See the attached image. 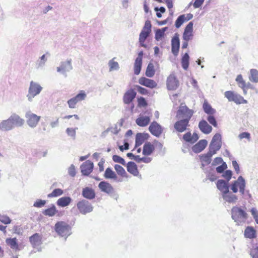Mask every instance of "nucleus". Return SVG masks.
<instances>
[{"label": "nucleus", "mask_w": 258, "mask_h": 258, "mask_svg": "<svg viewBox=\"0 0 258 258\" xmlns=\"http://www.w3.org/2000/svg\"><path fill=\"white\" fill-rule=\"evenodd\" d=\"M194 111L193 110L188 108L186 105L181 104L177 111L176 117L177 119L187 120L189 122L192 117Z\"/></svg>", "instance_id": "1"}, {"label": "nucleus", "mask_w": 258, "mask_h": 258, "mask_svg": "<svg viewBox=\"0 0 258 258\" xmlns=\"http://www.w3.org/2000/svg\"><path fill=\"white\" fill-rule=\"evenodd\" d=\"M152 25L150 21L147 20L145 22V25L140 34L139 42L142 47L146 48L147 45L145 44V41L149 36L151 32Z\"/></svg>", "instance_id": "2"}, {"label": "nucleus", "mask_w": 258, "mask_h": 258, "mask_svg": "<svg viewBox=\"0 0 258 258\" xmlns=\"http://www.w3.org/2000/svg\"><path fill=\"white\" fill-rule=\"evenodd\" d=\"M55 232L61 236H66L70 234L71 226L64 221H58L54 226Z\"/></svg>", "instance_id": "3"}, {"label": "nucleus", "mask_w": 258, "mask_h": 258, "mask_svg": "<svg viewBox=\"0 0 258 258\" xmlns=\"http://www.w3.org/2000/svg\"><path fill=\"white\" fill-rule=\"evenodd\" d=\"M225 97L229 101H233L236 104H246L247 100L239 94L234 93L233 91H227L224 93Z\"/></svg>", "instance_id": "4"}, {"label": "nucleus", "mask_w": 258, "mask_h": 258, "mask_svg": "<svg viewBox=\"0 0 258 258\" xmlns=\"http://www.w3.org/2000/svg\"><path fill=\"white\" fill-rule=\"evenodd\" d=\"M245 187V182L243 178L240 176L236 180L234 181L231 185V189L232 191L236 193L239 189V191L241 194H244Z\"/></svg>", "instance_id": "5"}, {"label": "nucleus", "mask_w": 258, "mask_h": 258, "mask_svg": "<svg viewBox=\"0 0 258 258\" xmlns=\"http://www.w3.org/2000/svg\"><path fill=\"white\" fill-rule=\"evenodd\" d=\"M86 97V94L85 92L84 91H81L76 96L71 98L68 101L67 103L69 107L71 109L75 108L76 104L79 102L85 100Z\"/></svg>", "instance_id": "6"}, {"label": "nucleus", "mask_w": 258, "mask_h": 258, "mask_svg": "<svg viewBox=\"0 0 258 258\" xmlns=\"http://www.w3.org/2000/svg\"><path fill=\"white\" fill-rule=\"evenodd\" d=\"M151 134L156 137H159L163 133L164 128L157 121L152 122L149 127Z\"/></svg>", "instance_id": "7"}, {"label": "nucleus", "mask_w": 258, "mask_h": 258, "mask_svg": "<svg viewBox=\"0 0 258 258\" xmlns=\"http://www.w3.org/2000/svg\"><path fill=\"white\" fill-rule=\"evenodd\" d=\"M77 207L79 212L83 214L90 213L93 210L91 204L84 200L79 201L77 204Z\"/></svg>", "instance_id": "8"}, {"label": "nucleus", "mask_w": 258, "mask_h": 258, "mask_svg": "<svg viewBox=\"0 0 258 258\" xmlns=\"http://www.w3.org/2000/svg\"><path fill=\"white\" fill-rule=\"evenodd\" d=\"M232 217L235 221H239L240 219H246L247 214L245 211L240 208L234 207L231 210Z\"/></svg>", "instance_id": "9"}, {"label": "nucleus", "mask_w": 258, "mask_h": 258, "mask_svg": "<svg viewBox=\"0 0 258 258\" xmlns=\"http://www.w3.org/2000/svg\"><path fill=\"white\" fill-rule=\"evenodd\" d=\"M179 81L176 77L175 74H170L167 78L166 86L169 90H175L179 86Z\"/></svg>", "instance_id": "10"}, {"label": "nucleus", "mask_w": 258, "mask_h": 258, "mask_svg": "<svg viewBox=\"0 0 258 258\" xmlns=\"http://www.w3.org/2000/svg\"><path fill=\"white\" fill-rule=\"evenodd\" d=\"M41 90L42 87L39 84L31 81L29 89V92L27 95L28 99L31 100L32 98L41 92Z\"/></svg>", "instance_id": "11"}, {"label": "nucleus", "mask_w": 258, "mask_h": 258, "mask_svg": "<svg viewBox=\"0 0 258 258\" xmlns=\"http://www.w3.org/2000/svg\"><path fill=\"white\" fill-rule=\"evenodd\" d=\"M220 149V146H218L216 148V149L212 152L210 150L207 154H204L200 155V159L202 163V165L203 167H204L206 165L209 164L211 162V157L214 154L216 153V152L219 150Z\"/></svg>", "instance_id": "12"}, {"label": "nucleus", "mask_w": 258, "mask_h": 258, "mask_svg": "<svg viewBox=\"0 0 258 258\" xmlns=\"http://www.w3.org/2000/svg\"><path fill=\"white\" fill-rule=\"evenodd\" d=\"M137 95L136 92L133 89H130L127 90L123 96V102L125 104H129L131 103Z\"/></svg>", "instance_id": "13"}, {"label": "nucleus", "mask_w": 258, "mask_h": 258, "mask_svg": "<svg viewBox=\"0 0 258 258\" xmlns=\"http://www.w3.org/2000/svg\"><path fill=\"white\" fill-rule=\"evenodd\" d=\"M27 122L28 125L31 127L35 126L39 122L40 116L29 111L26 114Z\"/></svg>", "instance_id": "14"}, {"label": "nucleus", "mask_w": 258, "mask_h": 258, "mask_svg": "<svg viewBox=\"0 0 258 258\" xmlns=\"http://www.w3.org/2000/svg\"><path fill=\"white\" fill-rule=\"evenodd\" d=\"M138 82L140 85L150 89L155 88L157 86V83L154 80L145 77L139 78Z\"/></svg>", "instance_id": "15"}, {"label": "nucleus", "mask_w": 258, "mask_h": 258, "mask_svg": "<svg viewBox=\"0 0 258 258\" xmlns=\"http://www.w3.org/2000/svg\"><path fill=\"white\" fill-rule=\"evenodd\" d=\"M189 126V122L182 119H178L174 124L175 130L179 133L185 131Z\"/></svg>", "instance_id": "16"}, {"label": "nucleus", "mask_w": 258, "mask_h": 258, "mask_svg": "<svg viewBox=\"0 0 258 258\" xmlns=\"http://www.w3.org/2000/svg\"><path fill=\"white\" fill-rule=\"evenodd\" d=\"M193 23L190 22L185 27L183 34V39L184 41H189L193 37Z\"/></svg>", "instance_id": "17"}, {"label": "nucleus", "mask_w": 258, "mask_h": 258, "mask_svg": "<svg viewBox=\"0 0 258 258\" xmlns=\"http://www.w3.org/2000/svg\"><path fill=\"white\" fill-rule=\"evenodd\" d=\"M93 167V162L90 160H87L84 162L80 167L82 174L84 175H89L92 172Z\"/></svg>", "instance_id": "18"}, {"label": "nucleus", "mask_w": 258, "mask_h": 258, "mask_svg": "<svg viewBox=\"0 0 258 258\" xmlns=\"http://www.w3.org/2000/svg\"><path fill=\"white\" fill-rule=\"evenodd\" d=\"M192 18V15L191 14H187L186 15L183 14L179 16L176 19L175 25L177 28H179L181 25L185 22L188 21Z\"/></svg>", "instance_id": "19"}, {"label": "nucleus", "mask_w": 258, "mask_h": 258, "mask_svg": "<svg viewBox=\"0 0 258 258\" xmlns=\"http://www.w3.org/2000/svg\"><path fill=\"white\" fill-rule=\"evenodd\" d=\"M150 120V116L140 115L136 119V122L138 125L141 127H144L147 126L149 124Z\"/></svg>", "instance_id": "20"}, {"label": "nucleus", "mask_w": 258, "mask_h": 258, "mask_svg": "<svg viewBox=\"0 0 258 258\" xmlns=\"http://www.w3.org/2000/svg\"><path fill=\"white\" fill-rule=\"evenodd\" d=\"M207 141L206 140H201L192 147V150L196 153L202 152L207 146Z\"/></svg>", "instance_id": "21"}, {"label": "nucleus", "mask_w": 258, "mask_h": 258, "mask_svg": "<svg viewBox=\"0 0 258 258\" xmlns=\"http://www.w3.org/2000/svg\"><path fill=\"white\" fill-rule=\"evenodd\" d=\"M29 241L33 247L39 246L42 243V236L38 233H35L29 237Z\"/></svg>", "instance_id": "22"}, {"label": "nucleus", "mask_w": 258, "mask_h": 258, "mask_svg": "<svg viewBox=\"0 0 258 258\" xmlns=\"http://www.w3.org/2000/svg\"><path fill=\"white\" fill-rule=\"evenodd\" d=\"M100 189L104 192L110 194L113 192V188L112 185L106 181H101L99 183Z\"/></svg>", "instance_id": "23"}, {"label": "nucleus", "mask_w": 258, "mask_h": 258, "mask_svg": "<svg viewBox=\"0 0 258 258\" xmlns=\"http://www.w3.org/2000/svg\"><path fill=\"white\" fill-rule=\"evenodd\" d=\"M183 139L190 143H195L199 139L198 135L197 133H194L192 135L190 132H187L183 136Z\"/></svg>", "instance_id": "24"}, {"label": "nucleus", "mask_w": 258, "mask_h": 258, "mask_svg": "<svg viewBox=\"0 0 258 258\" xmlns=\"http://www.w3.org/2000/svg\"><path fill=\"white\" fill-rule=\"evenodd\" d=\"M199 127L200 130L205 134H209L212 131V126L204 120H203L199 122Z\"/></svg>", "instance_id": "25"}, {"label": "nucleus", "mask_w": 258, "mask_h": 258, "mask_svg": "<svg viewBox=\"0 0 258 258\" xmlns=\"http://www.w3.org/2000/svg\"><path fill=\"white\" fill-rule=\"evenodd\" d=\"M127 171L134 176H137L139 175V172L137 165L134 162H128L126 165Z\"/></svg>", "instance_id": "26"}, {"label": "nucleus", "mask_w": 258, "mask_h": 258, "mask_svg": "<svg viewBox=\"0 0 258 258\" xmlns=\"http://www.w3.org/2000/svg\"><path fill=\"white\" fill-rule=\"evenodd\" d=\"M218 189L222 192V196L229 191V186L227 183L223 180H219L216 184Z\"/></svg>", "instance_id": "27"}, {"label": "nucleus", "mask_w": 258, "mask_h": 258, "mask_svg": "<svg viewBox=\"0 0 258 258\" xmlns=\"http://www.w3.org/2000/svg\"><path fill=\"white\" fill-rule=\"evenodd\" d=\"M155 147L150 142H146L143 146V154L145 156L150 155L154 151Z\"/></svg>", "instance_id": "28"}, {"label": "nucleus", "mask_w": 258, "mask_h": 258, "mask_svg": "<svg viewBox=\"0 0 258 258\" xmlns=\"http://www.w3.org/2000/svg\"><path fill=\"white\" fill-rule=\"evenodd\" d=\"M7 244L11 248L16 251L19 250V244L18 243V240L16 237L14 238H9L6 240Z\"/></svg>", "instance_id": "29"}, {"label": "nucleus", "mask_w": 258, "mask_h": 258, "mask_svg": "<svg viewBox=\"0 0 258 258\" xmlns=\"http://www.w3.org/2000/svg\"><path fill=\"white\" fill-rule=\"evenodd\" d=\"M235 80L237 83L238 86L243 90L244 94L246 95L247 94L246 89L247 88V87L245 81L242 78V75H238L237 76Z\"/></svg>", "instance_id": "30"}, {"label": "nucleus", "mask_w": 258, "mask_h": 258, "mask_svg": "<svg viewBox=\"0 0 258 258\" xmlns=\"http://www.w3.org/2000/svg\"><path fill=\"white\" fill-rule=\"evenodd\" d=\"M171 45L172 52L174 54L176 55L178 53L179 49L180 42L179 38L176 37H173L172 39Z\"/></svg>", "instance_id": "31"}, {"label": "nucleus", "mask_w": 258, "mask_h": 258, "mask_svg": "<svg viewBox=\"0 0 258 258\" xmlns=\"http://www.w3.org/2000/svg\"><path fill=\"white\" fill-rule=\"evenodd\" d=\"M222 198L227 202L229 203H235L237 200V197L228 191L226 194H224L222 195Z\"/></svg>", "instance_id": "32"}, {"label": "nucleus", "mask_w": 258, "mask_h": 258, "mask_svg": "<svg viewBox=\"0 0 258 258\" xmlns=\"http://www.w3.org/2000/svg\"><path fill=\"white\" fill-rule=\"evenodd\" d=\"M9 118L12 123L13 127H14L15 125L21 126L24 123V120L21 118L18 115L13 114L11 115Z\"/></svg>", "instance_id": "33"}, {"label": "nucleus", "mask_w": 258, "mask_h": 258, "mask_svg": "<svg viewBox=\"0 0 258 258\" xmlns=\"http://www.w3.org/2000/svg\"><path fill=\"white\" fill-rule=\"evenodd\" d=\"M244 236L249 239L254 238L256 237V231L252 227L248 226L245 229Z\"/></svg>", "instance_id": "34"}, {"label": "nucleus", "mask_w": 258, "mask_h": 258, "mask_svg": "<svg viewBox=\"0 0 258 258\" xmlns=\"http://www.w3.org/2000/svg\"><path fill=\"white\" fill-rule=\"evenodd\" d=\"M11 121L9 118L7 120H3L0 123V130L3 131H7L13 128Z\"/></svg>", "instance_id": "35"}, {"label": "nucleus", "mask_w": 258, "mask_h": 258, "mask_svg": "<svg viewBox=\"0 0 258 258\" xmlns=\"http://www.w3.org/2000/svg\"><path fill=\"white\" fill-rule=\"evenodd\" d=\"M82 195L84 198L88 199H93L95 197V193L94 190L89 187H86L83 189Z\"/></svg>", "instance_id": "36"}, {"label": "nucleus", "mask_w": 258, "mask_h": 258, "mask_svg": "<svg viewBox=\"0 0 258 258\" xmlns=\"http://www.w3.org/2000/svg\"><path fill=\"white\" fill-rule=\"evenodd\" d=\"M72 199L69 197H64L59 198L57 201V205L61 207H64L68 206L71 202Z\"/></svg>", "instance_id": "37"}, {"label": "nucleus", "mask_w": 258, "mask_h": 258, "mask_svg": "<svg viewBox=\"0 0 258 258\" xmlns=\"http://www.w3.org/2000/svg\"><path fill=\"white\" fill-rule=\"evenodd\" d=\"M114 169L117 174L120 176L125 178H127L128 177V174L121 166L118 164H115L114 165Z\"/></svg>", "instance_id": "38"}, {"label": "nucleus", "mask_w": 258, "mask_h": 258, "mask_svg": "<svg viewBox=\"0 0 258 258\" xmlns=\"http://www.w3.org/2000/svg\"><path fill=\"white\" fill-rule=\"evenodd\" d=\"M203 108L207 114L209 115H213L216 111L214 109L207 100H205L203 105Z\"/></svg>", "instance_id": "39"}, {"label": "nucleus", "mask_w": 258, "mask_h": 258, "mask_svg": "<svg viewBox=\"0 0 258 258\" xmlns=\"http://www.w3.org/2000/svg\"><path fill=\"white\" fill-rule=\"evenodd\" d=\"M155 74V70L154 65L153 63L150 62L146 69L145 75L147 77L149 78L153 77Z\"/></svg>", "instance_id": "40"}, {"label": "nucleus", "mask_w": 258, "mask_h": 258, "mask_svg": "<svg viewBox=\"0 0 258 258\" xmlns=\"http://www.w3.org/2000/svg\"><path fill=\"white\" fill-rule=\"evenodd\" d=\"M57 212V210H56L55 206L54 205H53L51 206V207L45 209L43 212V214L45 216L52 217L54 216Z\"/></svg>", "instance_id": "41"}, {"label": "nucleus", "mask_w": 258, "mask_h": 258, "mask_svg": "<svg viewBox=\"0 0 258 258\" xmlns=\"http://www.w3.org/2000/svg\"><path fill=\"white\" fill-rule=\"evenodd\" d=\"M72 69L71 65V61L68 60L66 61L62 62L60 67L57 68V71L60 72L61 71H69Z\"/></svg>", "instance_id": "42"}, {"label": "nucleus", "mask_w": 258, "mask_h": 258, "mask_svg": "<svg viewBox=\"0 0 258 258\" xmlns=\"http://www.w3.org/2000/svg\"><path fill=\"white\" fill-rule=\"evenodd\" d=\"M104 176L106 179H116V174L110 168H107L105 171Z\"/></svg>", "instance_id": "43"}, {"label": "nucleus", "mask_w": 258, "mask_h": 258, "mask_svg": "<svg viewBox=\"0 0 258 258\" xmlns=\"http://www.w3.org/2000/svg\"><path fill=\"white\" fill-rule=\"evenodd\" d=\"M189 57L187 53H185L181 58V66L182 68L187 70L189 66Z\"/></svg>", "instance_id": "44"}, {"label": "nucleus", "mask_w": 258, "mask_h": 258, "mask_svg": "<svg viewBox=\"0 0 258 258\" xmlns=\"http://www.w3.org/2000/svg\"><path fill=\"white\" fill-rule=\"evenodd\" d=\"M221 140V135L219 134H215L214 137H213L212 143L211 144V146L214 148V150L216 149V148L217 146H220L219 145V143L220 142Z\"/></svg>", "instance_id": "45"}, {"label": "nucleus", "mask_w": 258, "mask_h": 258, "mask_svg": "<svg viewBox=\"0 0 258 258\" xmlns=\"http://www.w3.org/2000/svg\"><path fill=\"white\" fill-rule=\"evenodd\" d=\"M63 193V190L60 188H56L54 189L51 193L47 195V197L49 198H52L57 197L62 195Z\"/></svg>", "instance_id": "46"}, {"label": "nucleus", "mask_w": 258, "mask_h": 258, "mask_svg": "<svg viewBox=\"0 0 258 258\" xmlns=\"http://www.w3.org/2000/svg\"><path fill=\"white\" fill-rule=\"evenodd\" d=\"M142 61L135 60L134 66V71L135 75H138L140 73L142 68Z\"/></svg>", "instance_id": "47"}, {"label": "nucleus", "mask_w": 258, "mask_h": 258, "mask_svg": "<svg viewBox=\"0 0 258 258\" xmlns=\"http://www.w3.org/2000/svg\"><path fill=\"white\" fill-rule=\"evenodd\" d=\"M144 142V138L141 133H138L136 137V144L135 148H137L138 146L141 145Z\"/></svg>", "instance_id": "48"}, {"label": "nucleus", "mask_w": 258, "mask_h": 258, "mask_svg": "<svg viewBox=\"0 0 258 258\" xmlns=\"http://www.w3.org/2000/svg\"><path fill=\"white\" fill-rule=\"evenodd\" d=\"M249 80L253 82H258V71L255 69H251L250 70V76Z\"/></svg>", "instance_id": "49"}, {"label": "nucleus", "mask_w": 258, "mask_h": 258, "mask_svg": "<svg viewBox=\"0 0 258 258\" xmlns=\"http://www.w3.org/2000/svg\"><path fill=\"white\" fill-rule=\"evenodd\" d=\"M167 29V27L163 28L161 29H158L155 33V38L157 40H160L164 35L165 32Z\"/></svg>", "instance_id": "50"}, {"label": "nucleus", "mask_w": 258, "mask_h": 258, "mask_svg": "<svg viewBox=\"0 0 258 258\" xmlns=\"http://www.w3.org/2000/svg\"><path fill=\"white\" fill-rule=\"evenodd\" d=\"M138 106L139 107H146L148 105V103L146 99L143 97H140L137 99Z\"/></svg>", "instance_id": "51"}, {"label": "nucleus", "mask_w": 258, "mask_h": 258, "mask_svg": "<svg viewBox=\"0 0 258 258\" xmlns=\"http://www.w3.org/2000/svg\"><path fill=\"white\" fill-rule=\"evenodd\" d=\"M152 160V158L150 157H140V156L138 157H136V159H135V161H137L138 163H140L141 162H143L146 163H148L150 162Z\"/></svg>", "instance_id": "52"}, {"label": "nucleus", "mask_w": 258, "mask_h": 258, "mask_svg": "<svg viewBox=\"0 0 258 258\" xmlns=\"http://www.w3.org/2000/svg\"><path fill=\"white\" fill-rule=\"evenodd\" d=\"M135 88L138 92L142 95H147L149 94V91L147 89L139 85H136Z\"/></svg>", "instance_id": "53"}, {"label": "nucleus", "mask_w": 258, "mask_h": 258, "mask_svg": "<svg viewBox=\"0 0 258 258\" xmlns=\"http://www.w3.org/2000/svg\"><path fill=\"white\" fill-rule=\"evenodd\" d=\"M112 159L115 162L119 163L123 165L125 164L124 160L122 157L118 155H113L112 157Z\"/></svg>", "instance_id": "54"}, {"label": "nucleus", "mask_w": 258, "mask_h": 258, "mask_svg": "<svg viewBox=\"0 0 258 258\" xmlns=\"http://www.w3.org/2000/svg\"><path fill=\"white\" fill-rule=\"evenodd\" d=\"M208 121L214 127H217V123L213 115H209L207 118Z\"/></svg>", "instance_id": "55"}, {"label": "nucleus", "mask_w": 258, "mask_h": 258, "mask_svg": "<svg viewBox=\"0 0 258 258\" xmlns=\"http://www.w3.org/2000/svg\"><path fill=\"white\" fill-rule=\"evenodd\" d=\"M109 66L110 67L109 69L110 71L117 70L119 68L118 63L116 61H114L113 60H111L109 61Z\"/></svg>", "instance_id": "56"}, {"label": "nucleus", "mask_w": 258, "mask_h": 258, "mask_svg": "<svg viewBox=\"0 0 258 258\" xmlns=\"http://www.w3.org/2000/svg\"><path fill=\"white\" fill-rule=\"evenodd\" d=\"M46 204V201L45 200H37L34 203V207L36 208H41L44 206Z\"/></svg>", "instance_id": "57"}, {"label": "nucleus", "mask_w": 258, "mask_h": 258, "mask_svg": "<svg viewBox=\"0 0 258 258\" xmlns=\"http://www.w3.org/2000/svg\"><path fill=\"white\" fill-rule=\"evenodd\" d=\"M250 254L252 258H258V247L251 248Z\"/></svg>", "instance_id": "58"}, {"label": "nucleus", "mask_w": 258, "mask_h": 258, "mask_svg": "<svg viewBox=\"0 0 258 258\" xmlns=\"http://www.w3.org/2000/svg\"><path fill=\"white\" fill-rule=\"evenodd\" d=\"M0 222L5 224H8L11 222V220L8 216H3L0 217Z\"/></svg>", "instance_id": "59"}, {"label": "nucleus", "mask_w": 258, "mask_h": 258, "mask_svg": "<svg viewBox=\"0 0 258 258\" xmlns=\"http://www.w3.org/2000/svg\"><path fill=\"white\" fill-rule=\"evenodd\" d=\"M227 168V165L225 162H223L221 165L216 168V171L218 173H222Z\"/></svg>", "instance_id": "60"}, {"label": "nucleus", "mask_w": 258, "mask_h": 258, "mask_svg": "<svg viewBox=\"0 0 258 258\" xmlns=\"http://www.w3.org/2000/svg\"><path fill=\"white\" fill-rule=\"evenodd\" d=\"M66 132L68 136L75 138L76 136V129L73 128H67Z\"/></svg>", "instance_id": "61"}, {"label": "nucleus", "mask_w": 258, "mask_h": 258, "mask_svg": "<svg viewBox=\"0 0 258 258\" xmlns=\"http://www.w3.org/2000/svg\"><path fill=\"white\" fill-rule=\"evenodd\" d=\"M68 173L69 175L72 177H74L76 175V169L74 165H71L69 168Z\"/></svg>", "instance_id": "62"}, {"label": "nucleus", "mask_w": 258, "mask_h": 258, "mask_svg": "<svg viewBox=\"0 0 258 258\" xmlns=\"http://www.w3.org/2000/svg\"><path fill=\"white\" fill-rule=\"evenodd\" d=\"M239 138L240 139L246 138V139H248V140H250V135L249 133H248L247 132H243V133H241L240 134H239Z\"/></svg>", "instance_id": "63"}, {"label": "nucleus", "mask_w": 258, "mask_h": 258, "mask_svg": "<svg viewBox=\"0 0 258 258\" xmlns=\"http://www.w3.org/2000/svg\"><path fill=\"white\" fill-rule=\"evenodd\" d=\"M232 171L231 170H226L223 176H224V177L227 179V180L228 181H229L231 178V176H232Z\"/></svg>", "instance_id": "64"}]
</instances>
